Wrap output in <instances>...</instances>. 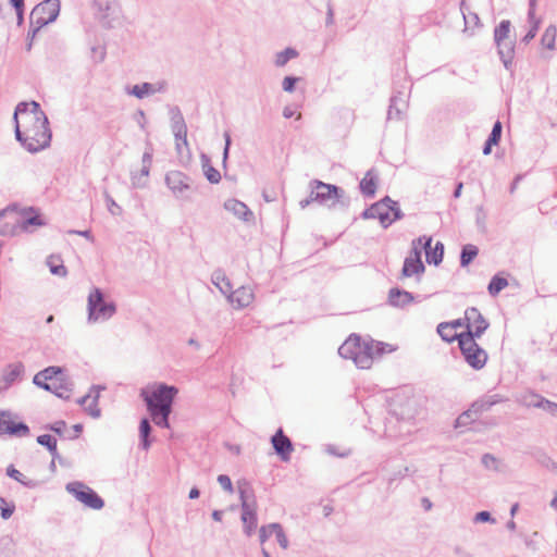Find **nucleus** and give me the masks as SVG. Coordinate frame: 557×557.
<instances>
[{"instance_id": "obj_49", "label": "nucleus", "mask_w": 557, "mask_h": 557, "mask_svg": "<svg viewBox=\"0 0 557 557\" xmlns=\"http://www.w3.org/2000/svg\"><path fill=\"white\" fill-rule=\"evenodd\" d=\"M175 149L180 159V162L184 165L188 164L191 161V152L189 145L187 147L181 145L178 141H175Z\"/></svg>"}, {"instance_id": "obj_16", "label": "nucleus", "mask_w": 557, "mask_h": 557, "mask_svg": "<svg viewBox=\"0 0 557 557\" xmlns=\"http://www.w3.org/2000/svg\"><path fill=\"white\" fill-rule=\"evenodd\" d=\"M165 184L176 197H184L191 188L190 177L181 171H170L165 175Z\"/></svg>"}, {"instance_id": "obj_27", "label": "nucleus", "mask_w": 557, "mask_h": 557, "mask_svg": "<svg viewBox=\"0 0 557 557\" xmlns=\"http://www.w3.org/2000/svg\"><path fill=\"white\" fill-rule=\"evenodd\" d=\"M30 21V29L27 35L28 42L26 45V49L29 51L32 49L33 39L36 36V34L46 25L50 24L51 22L46 18V16L37 15L34 16V10L30 12L29 16Z\"/></svg>"}, {"instance_id": "obj_1", "label": "nucleus", "mask_w": 557, "mask_h": 557, "mask_svg": "<svg viewBox=\"0 0 557 557\" xmlns=\"http://www.w3.org/2000/svg\"><path fill=\"white\" fill-rule=\"evenodd\" d=\"M15 139L30 153L39 152L51 144L49 120L37 101L17 103L13 114Z\"/></svg>"}, {"instance_id": "obj_46", "label": "nucleus", "mask_w": 557, "mask_h": 557, "mask_svg": "<svg viewBox=\"0 0 557 557\" xmlns=\"http://www.w3.org/2000/svg\"><path fill=\"white\" fill-rule=\"evenodd\" d=\"M369 344H372V350H371V363L373 362V358L374 357H381L383 356L384 354L386 352H391L393 351L394 349L392 348V346L387 343H383V342H375V341H371V342H368Z\"/></svg>"}, {"instance_id": "obj_30", "label": "nucleus", "mask_w": 557, "mask_h": 557, "mask_svg": "<svg viewBox=\"0 0 557 557\" xmlns=\"http://www.w3.org/2000/svg\"><path fill=\"white\" fill-rule=\"evenodd\" d=\"M212 283L220 289L223 295L231 293L233 285L228 277H226L223 270L218 269L212 274Z\"/></svg>"}, {"instance_id": "obj_7", "label": "nucleus", "mask_w": 557, "mask_h": 557, "mask_svg": "<svg viewBox=\"0 0 557 557\" xmlns=\"http://www.w3.org/2000/svg\"><path fill=\"white\" fill-rule=\"evenodd\" d=\"M459 349L465 361L474 370H481L485 367L488 355L487 352L476 343V337L472 335L466 336V338L459 345Z\"/></svg>"}, {"instance_id": "obj_10", "label": "nucleus", "mask_w": 557, "mask_h": 557, "mask_svg": "<svg viewBox=\"0 0 557 557\" xmlns=\"http://www.w3.org/2000/svg\"><path fill=\"white\" fill-rule=\"evenodd\" d=\"M16 220L20 232L32 233L33 227L45 226L47 222L44 220L39 210L35 207L18 206Z\"/></svg>"}, {"instance_id": "obj_20", "label": "nucleus", "mask_w": 557, "mask_h": 557, "mask_svg": "<svg viewBox=\"0 0 557 557\" xmlns=\"http://www.w3.org/2000/svg\"><path fill=\"white\" fill-rule=\"evenodd\" d=\"M414 301L412 293L401 289L399 287H393L388 290L387 304L395 308H405Z\"/></svg>"}, {"instance_id": "obj_21", "label": "nucleus", "mask_w": 557, "mask_h": 557, "mask_svg": "<svg viewBox=\"0 0 557 557\" xmlns=\"http://www.w3.org/2000/svg\"><path fill=\"white\" fill-rule=\"evenodd\" d=\"M60 13V0H45L34 8V16L42 15L53 23Z\"/></svg>"}, {"instance_id": "obj_45", "label": "nucleus", "mask_w": 557, "mask_h": 557, "mask_svg": "<svg viewBox=\"0 0 557 557\" xmlns=\"http://www.w3.org/2000/svg\"><path fill=\"white\" fill-rule=\"evenodd\" d=\"M530 24V29L528 33L521 38V42L524 45L530 44L536 36L539 28L541 26L542 20L541 17L534 16L533 20H528Z\"/></svg>"}, {"instance_id": "obj_31", "label": "nucleus", "mask_w": 557, "mask_h": 557, "mask_svg": "<svg viewBox=\"0 0 557 557\" xmlns=\"http://www.w3.org/2000/svg\"><path fill=\"white\" fill-rule=\"evenodd\" d=\"M169 84L165 79L158 81L157 83H141V99L150 97L156 92H165Z\"/></svg>"}, {"instance_id": "obj_38", "label": "nucleus", "mask_w": 557, "mask_h": 557, "mask_svg": "<svg viewBox=\"0 0 557 557\" xmlns=\"http://www.w3.org/2000/svg\"><path fill=\"white\" fill-rule=\"evenodd\" d=\"M556 36H557V27L553 24L546 27L544 30L542 37H541V45L549 50L555 49V42H556Z\"/></svg>"}, {"instance_id": "obj_5", "label": "nucleus", "mask_w": 557, "mask_h": 557, "mask_svg": "<svg viewBox=\"0 0 557 557\" xmlns=\"http://www.w3.org/2000/svg\"><path fill=\"white\" fill-rule=\"evenodd\" d=\"M371 350L372 344L354 333L339 346L338 355L344 359H351L359 369H370Z\"/></svg>"}, {"instance_id": "obj_6", "label": "nucleus", "mask_w": 557, "mask_h": 557, "mask_svg": "<svg viewBox=\"0 0 557 557\" xmlns=\"http://www.w3.org/2000/svg\"><path fill=\"white\" fill-rule=\"evenodd\" d=\"M88 322L107 321L116 312V306L113 301L104 299L103 292L95 287L88 296Z\"/></svg>"}, {"instance_id": "obj_24", "label": "nucleus", "mask_w": 557, "mask_h": 557, "mask_svg": "<svg viewBox=\"0 0 557 557\" xmlns=\"http://www.w3.org/2000/svg\"><path fill=\"white\" fill-rule=\"evenodd\" d=\"M360 218L363 220L379 219L383 228H387L392 224L389 214L386 210L383 211L377 202H374L370 207L366 208L361 212Z\"/></svg>"}, {"instance_id": "obj_56", "label": "nucleus", "mask_w": 557, "mask_h": 557, "mask_svg": "<svg viewBox=\"0 0 557 557\" xmlns=\"http://www.w3.org/2000/svg\"><path fill=\"white\" fill-rule=\"evenodd\" d=\"M473 521L476 523H485V522L494 523L495 519L492 517L490 511L482 510V511H479L475 513Z\"/></svg>"}, {"instance_id": "obj_55", "label": "nucleus", "mask_w": 557, "mask_h": 557, "mask_svg": "<svg viewBox=\"0 0 557 557\" xmlns=\"http://www.w3.org/2000/svg\"><path fill=\"white\" fill-rule=\"evenodd\" d=\"M540 408L549 412L552 416L557 417V403L550 401L547 398L543 397L540 400Z\"/></svg>"}, {"instance_id": "obj_35", "label": "nucleus", "mask_w": 557, "mask_h": 557, "mask_svg": "<svg viewBox=\"0 0 557 557\" xmlns=\"http://www.w3.org/2000/svg\"><path fill=\"white\" fill-rule=\"evenodd\" d=\"M507 286L508 280L500 274H495L487 285V292L492 297H495Z\"/></svg>"}, {"instance_id": "obj_54", "label": "nucleus", "mask_w": 557, "mask_h": 557, "mask_svg": "<svg viewBox=\"0 0 557 557\" xmlns=\"http://www.w3.org/2000/svg\"><path fill=\"white\" fill-rule=\"evenodd\" d=\"M441 325H442L441 330H443V329L456 330V329L463 327V326L466 327V330H468L469 322H468V320H465V317H463V318L453 320L450 322H441Z\"/></svg>"}, {"instance_id": "obj_9", "label": "nucleus", "mask_w": 557, "mask_h": 557, "mask_svg": "<svg viewBox=\"0 0 557 557\" xmlns=\"http://www.w3.org/2000/svg\"><path fill=\"white\" fill-rule=\"evenodd\" d=\"M65 490L88 508L99 510L104 506L103 499L83 482H70Z\"/></svg>"}, {"instance_id": "obj_48", "label": "nucleus", "mask_w": 557, "mask_h": 557, "mask_svg": "<svg viewBox=\"0 0 557 557\" xmlns=\"http://www.w3.org/2000/svg\"><path fill=\"white\" fill-rule=\"evenodd\" d=\"M63 369L61 367L50 366L37 373V379L42 377L44 381H51L59 374H62Z\"/></svg>"}, {"instance_id": "obj_13", "label": "nucleus", "mask_w": 557, "mask_h": 557, "mask_svg": "<svg viewBox=\"0 0 557 557\" xmlns=\"http://www.w3.org/2000/svg\"><path fill=\"white\" fill-rule=\"evenodd\" d=\"M11 412L0 410V435L24 437L29 435V426L24 422H15L10 419Z\"/></svg>"}, {"instance_id": "obj_36", "label": "nucleus", "mask_w": 557, "mask_h": 557, "mask_svg": "<svg viewBox=\"0 0 557 557\" xmlns=\"http://www.w3.org/2000/svg\"><path fill=\"white\" fill-rule=\"evenodd\" d=\"M47 265L53 275L66 276L67 270L63 265V261L59 256L51 255L47 258Z\"/></svg>"}, {"instance_id": "obj_4", "label": "nucleus", "mask_w": 557, "mask_h": 557, "mask_svg": "<svg viewBox=\"0 0 557 557\" xmlns=\"http://www.w3.org/2000/svg\"><path fill=\"white\" fill-rule=\"evenodd\" d=\"M309 188L312 189L314 201L321 206L335 208L338 205L342 209L350 206V197L337 185L313 178L309 182Z\"/></svg>"}, {"instance_id": "obj_29", "label": "nucleus", "mask_w": 557, "mask_h": 557, "mask_svg": "<svg viewBox=\"0 0 557 557\" xmlns=\"http://www.w3.org/2000/svg\"><path fill=\"white\" fill-rule=\"evenodd\" d=\"M24 364L16 362L8 366V369L3 373V381L5 386L12 385L17 379L24 374Z\"/></svg>"}, {"instance_id": "obj_63", "label": "nucleus", "mask_w": 557, "mask_h": 557, "mask_svg": "<svg viewBox=\"0 0 557 557\" xmlns=\"http://www.w3.org/2000/svg\"><path fill=\"white\" fill-rule=\"evenodd\" d=\"M106 202L108 206L109 211L116 215L121 213V207L114 201V199L106 193Z\"/></svg>"}, {"instance_id": "obj_3", "label": "nucleus", "mask_w": 557, "mask_h": 557, "mask_svg": "<svg viewBox=\"0 0 557 557\" xmlns=\"http://www.w3.org/2000/svg\"><path fill=\"white\" fill-rule=\"evenodd\" d=\"M237 487L242 508L240 520L243 531L246 536L250 537L258 527V505L255 491L250 483L244 479L237 482Z\"/></svg>"}, {"instance_id": "obj_40", "label": "nucleus", "mask_w": 557, "mask_h": 557, "mask_svg": "<svg viewBox=\"0 0 557 557\" xmlns=\"http://www.w3.org/2000/svg\"><path fill=\"white\" fill-rule=\"evenodd\" d=\"M171 128L175 138L181 145L187 147V125L185 121L172 123Z\"/></svg>"}, {"instance_id": "obj_22", "label": "nucleus", "mask_w": 557, "mask_h": 557, "mask_svg": "<svg viewBox=\"0 0 557 557\" xmlns=\"http://www.w3.org/2000/svg\"><path fill=\"white\" fill-rule=\"evenodd\" d=\"M224 208L225 210L233 212L235 216L244 222H250L255 219L253 212L248 208V206L237 199H227L224 202Z\"/></svg>"}, {"instance_id": "obj_62", "label": "nucleus", "mask_w": 557, "mask_h": 557, "mask_svg": "<svg viewBox=\"0 0 557 557\" xmlns=\"http://www.w3.org/2000/svg\"><path fill=\"white\" fill-rule=\"evenodd\" d=\"M151 419L149 418H141V435L143 438L147 436H152V426H151Z\"/></svg>"}, {"instance_id": "obj_2", "label": "nucleus", "mask_w": 557, "mask_h": 557, "mask_svg": "<svg viewBox=\"0 0 557 557\" xmlns=\"http://www.w3.org/2000/svg\"><path fill=\"white\" fill-rule=\"evenodd\" d=\"M178 388L166 383H156L151 387L141 388V398L146 404L151 421L161 429H170V416Z\"/></svg>"}, {"instance_id": "obj_41", "label": "nucleus", "mask_w": 557, "mask_h": 557, "mask_svg": "<svg viewBox=\"0 0 557 557\" xmlns=\"http://www.w3.org/2000/svg\"><path fill=\"white\" fill-rule=\"evenodd\" d=\"M268 528H270L271 532H274L278 545L283 549H286L289 545V542L282 524L278 522H272L268 524Z\"/></svg>"}, {"instance_id": "obj_15", "label": "nucleus", "mask_w": 557, "mask_h": 557, "mask_svg": "<svg viewBox=\"0 0 557 557\" xmlns=\"http://www.w3.org/2000/svg\"><path fill=\"white\" fill-rule=\"evenodd\" d=\"M414 243L422 244V248L425 252L426 262L429 264L440 265L444 258V244L436 242L435 246L432 247V236L422 235L414 239Z\"/></svg>"}, {"instance_id": "obj_52", "label": "nucleus", "mask_w": 557, "mask_h": 557, "mask_svg": "<svg viewBox=\"0 0 557 557\" xmlns=\"http://www.w3.org/2000/svg\"><path fill=\"white\" fill-rule=\"evenodd\" d=\"M503 134V125L500 121H496L492 127V131L487 137V140L494 143L496 146L499 144Z\"/></svg>"}, {"instance_id": "obj_8", "label": "nucleus", "mask_w": 557, "mask_h": 557, "mask_svg": "<svg viewBox=\"0 0 557 557\" xmlns=\"http://www.w3.org/2000/svg\"><path fill=\"white\" fill-rule=\"evenodd\" d=\"M96 18L104 28H113L120 23L121 10L114 0H94Z\"/></svg>"}, {"instance_id": "obj_44", "label": "nucleus", "mask_w": 557, "mask_h": 557, "mask_svg": "<svg viewBox=\"0 0 557 557\" xmlns=\"http://www.w3.org/2000/svg\"><path fill=\"white\" fill-rule=\"evenodd\" d=\"M298 51L295 48L287 47L283 51L276 53L275 65L284 66L289 60L298 57Z\"/></svg>"}, {"instance_id": "obj_37", "label": "nucleus", "mask_w": 557, "mask_h": 557, "mask_svg": "<svg viewBox=\"0 0 557 557\" xmlns=\"http://www.w3.org/2000/svg\"><path fill=\"white\" fill-rule=\"evenodd\" d=\"M441 323L437 325L436 327V331L438 333V335L441 336V338L446 342V343H453L455 341L458 342V346L461 344V342L466 338V334H465V331L461 332V333H456L454 332V330L451 329H443L441 330Z\"/></svg>"}, {"instance_id": "obj_53", "label": "nucleus", "mask_w": 557, "mask_h": 557, "mask_svg": "<svg viewBox=\"0 0 557 557\" xmlns=\"http://www.w3.org/2000/svg\"><path fill=\"white\" fill-rule=\"evenodd\" d=\"M300 81V77L288 75L285 76L282 82V88L286 92H294L296 89V84Z\"/></svg>"}, {"instance_id": "obj_32", "label": "nucleus", "mask_w": 557, "mask_h": 557, "mask_svg": "<svg viewBox=\"0 0 557 557\" xmlns=\"http://www.w3.org/2000/svg\"><path fill=\"white\" fill-rule=\"evenodd\" d=\"M37 443L41 446H45L50 453L53 460L59 459L61 461V456L58 451L57 440L50 434H41L37 436Z\"/></svg>"}, {"instance_id": "obj_17", "label": "nucleus", "mask_w": 557, "mask_h": 557, "mask_svg": "<svg viewBox=\"0 0 557 557\" xmlns=\"http://www.w3.org/2000/svg\"><path fill=\"white\" fill-rule=\"evenodd\" d=\"M104 388L106 387L101 385H92L88 394L77 399V404L81 406H85V404L89 401L85 407V411L95 419L101 416V410L98 407V400L100 397V391Z\"/></svg>"}, {"instance_id": "obj_12", "label": "nucleus", "mask_w": 557, "mask_h": 557, "mask_svg": "<svg viewBox=\"0 0 557 557\" xmlns=\"http://www.w3.org/2000/svg\"><path fill=\"white\" fill-rule=\"evenodd\" d=\"M18 205L11 203L7 208L0 210V235L15 236L18 234V225L16 220Z\"/></svg>"}, {"instance_id": "obj_64", "label": "nucleus", "mask_w": 557, "mask_h": 557, "mask_svg": "<svg viewBox=\"0 0 557 557\" xmlns=\"http://www.w3.org/2000/svg\"><path fill=\"white\" fill-rule=\"evenodd\" d=\"M171 124L185 121L181 109L177 106L170 108Z\"/></svg>"}, {"instance_id": "obj_14", "label": "nucleus", "mask_w": 557, "mask_h": 557, "mask_svg": "<svg viewBox=\"0 0 557 557\" xmlns=\"http://www.w3.org/2000/svg\"><path fill=\"white\" fill-rule=\"evenodd\" d=\"M271 444L274 453L280 457L283 462L290 460V455L294 451V444L292 440L284 433L282 428L271 436Z\"/></svg>"}, {"instance_id": "obj_26", "label": "nucleus", "mask_w": 557, "mask_h": 557, "mask_svg": "<svg viewBox=\"0 0 557 557\" xmlns=\"http://www.w3.org/2000/svg\"><path fill=\"white\" fill-rule=\"evenodd\" d=\"M506 399L499 394L485 395L471 404L474 413H482L490 410L494 405L505 401Z\"/></svg>"}, {"instance_id": "obj_50", "label": "nucleus", "mask_w": 557, "mask_h": 557, "mask_svg": "<svg viewBox=\"0 0 557 557\" xmlns=\"http://www.w3.org/2000/svg\"><path fill=\"white\" fill-rule=\"evenodd\" d=\"M474 413V410L470 407L468 410L463 411L461 414L458 416V418L455 420V429L468 426L470 423L473 422L472 414Z\"/></svg>"}, {"instance_id": "obj_58", "label": "nucleus", "mask_w": 557, "mask_h": 557, "mask_svg": "<svg viewBox=\"0 0 557 557\" xmlns=\"http://www.w3.org/2000/svg\"><path fill=\"white\" fill-rule=\"evenodd\" d=\"M396 102H397V97H395V96L391 97V99H389V107H388V111H387V119L388 120L393 119L394 114H395L396 119H400L401 112L396 107Z\"/></svg>"}, {"instance_id": "obj_60", "label": "nucleus", "mask_w": 557, "mask_h": 557, "mask_svg": "<svg viewBox=\"0 0 557 557\" xmlns=\"http://www.w3.org/2000/svg\"><path fill=\"white\" fill-rule=\"evenodd\" d=\"M91 57L95 60V62L99 63L104 60L106 57V50L101 46H92L91 47Z\"/></svg>"}, {"instance_id": "obj_61", "label": "nucleus", "mask_w": 557, "mask_h": 557, "mask_svg": "<svg viewBox=\"0 0 557 557\" xmlns=\"http://www.w3.org/2000/svg\"><path fill=\"white\" fill-rule=\"evenodd\" d=\"M65 428H66V423L63 420H59V421H55L54 423L46 425L47 430H50L60 436L63 434Z\"/></svg>"}, {"instance_id": "obj_39", "label": "nucleus", "mask_w": 557, "mask_h": 557, "mask_svg": "<svg viewBox=\"0 0 557 557\" xmlns=\"http://www.w3.org/2000/svg\"><path fill=\"white\" fill-rule=\"evenodd\" d=\"M72 384L67 381L61 380L59 383H51V389L49 392L53 393L57 397L62 399L70 398V392L72 391Z\"/></svg>"}, {"instance_id": "obj_28", "label": "nucleus", "mask_w": 557, "mask_h": 557, "mask_svg": "<svg viewBox=\"0 0 557 557\" xmlns=\"http://www.w3.org/2000/svg\"><path fill=\"white\" fill-rule=\"evenodd\" d=\"M200 160L206 178L211 184H218L221 181V174L215 168L211 165L210 157L202 152L200 154Z\"/></svg>"}, {"instance_id": "obj_19", "label": "nucleus", "mask_w": 557, "mask_h": 557, "mask_svg": "<svg viewBox=\"0 0 557 557\" xmlns=\"http://www.w3.org/2000/svg\"><path fill=\"white\" fill-rule=\"evenodd\" d=\"M379 185V173L372 168L367 171L364 177L359 183L360 193L366 198H373L376 194Z\"/></svg>"}, {"instance_id": "obj_47", "label": "nucleus", "mask_w": 557, "mask_h": 557, "mask_svg": "<svg viewBox=\"0 0 557 557\" xmlns=\"http://www.w3.org/2000/svg\"><path fill=\"white\" fill-rule=\"evenodd\" d=\"M460 11L463 15L466 25L473 23L475 26H481L480 17L476 13L470 12L466 0L460 1Z\"/></svg>"}, {"instance_id": "obj_43", "label": "nucleus", "mask_w": 557, "mask_h": 557, "mask_svg": "<svg viewBox=\"0 0 557 557\" xmlns=\"http://www.w3.org/2000/svg\"><path fill=\"white\" fill-rule=\"evenodd\" d=\"M541 399H543L542 395L536 394L532 391H529V392L521 394V396L518 398V401L525 407L540 408L539 403Z\"/></svg>"}, {"instance_id": "obj_34", "label": "nucleus", "mask_w": 557, "mask_h": 557, "mask_svg": "<svg viewBox=\"0 0 557 557\" xmlns=\"http://www.w3.org/2000/svg\"><path fill=\"white\" fill-rule=\"evenodd\" d=\"M511 29V22L509 20H503L494 29V42L499 46L508 38Z\"/></svg>"}, {"instance_id": "obj_59", "label": "nucleus", "mask_w": 557, "mask_h": 557, "mask_svg": "<svg viewBox=\"0 0 557 557\" xmlns=\"http://www.w3.org/2000/svg\"><path fill=\"white\" fill-rule=\"evenodd\" d=\"M224 140H225V145H224V148H223V159H222V163H223V166L225 168L226 166V162H227V159H228V154H230V149H231V145H232V139H231V135H230V132H224Z\"/></svg>"}, {"instance_id": "obj_25", "label": "nucleus", "mask_w": 557, "mask_h": 557, "mask_svg": "<svg viewBox=\"0 0 557 557\" xmlns=\"http://www.w3.org/2000/svg\"><path fill=\"white\" fill-rule=\"evenodd\" d=\"M515 48H516V41L510 42H503L499 46H497V53L499 55L500 61L504 64V67L509 71L510 73H513V58H515Z\"/></svg>"}, {"instance_id": "obj_18", "label": "nucleus", "mask_w": 557, "mask_h": 557, "mask_svg": "<svg viewBox=\"0 0 557 557\" xmlns=\"http://www.w3.org/2000/svg\"><path fill=\"white\" fill-rule=\"evenodd\" d=\"M425 272V265L421 259V252L414 251V257H407L404 260L401 269V277H411L412 275H421Z\"/></svg>"}, {"instance_id": "obj_11", "label": "nucleus", "mask_w": 557, "mask_h": 557, "mask_svg": "<svg viewBox=\"0 0 557 557\" xmlns=\"http://www.w3.org/2000/svg\"><path fill=\"white\" fill-rule=\"evenodd\" d=\"M465 320H468V330H465L467 336L480 338L490 326V322L483 317L476 307H469L465 311Z\"/></svg>"}, {"instance_id": "obj_51", "label": "nucleus", "mask_w": 557, "mask_h": 557, "mask_svg": "<svg viewBox=\"0 0 557 557\" xmlns=\"http://www.w3.org/2000/svg\"><path fill=\"white\" fill-rule=\"evenodd\" d=\"M535 457L537 462L541 463L543 467L557 472V462L554 461L547 454L543 451H537Z\"/></svg>"}, {"instance_id": "obj_42", "label": "nucleus", "mask_w": 557, "mask_h": 557, "mask_svg": "<svg viewBox=\"0 0 557 557\" xmlns=\"http://www.w3.org/2000/svg\"><path fill=\"white\" fill-rule=\"evenodd\" d=\"M7 475L10 476L11 479L17 481L18 483H21L22 485H24L26 487L33 488L36 486L35 481L27 480L26 476L22 472H20L17 469H15L13 465H10L7 468Z\"/></svg>"}, {"instance_id": "obj_33", "label": "nucleus", "mask_w": 557, "mask_h": 557, "mask_svg": "<svg viewBox=\"0 0 557 557\" xmlns=\"http://www.w3.org/2000/svg\"><path fill=\"white\" fill-rule=\"evenodd\" d=\"M479 255V248L475 245L467 244L462 246L460 251V267L466 268L472 263V261Z\"/></svg>"}, {"instance_id": "obj_23", "label": "nucleus", "mask_w": 557, "mask_h": 557, "mask_svg": "<svg viewBox=\"0 0 557 557\" xmlns=\"http://www.w3.org/2000/svg\"><path fill=\"white\" fill-rule=\"evenodd\" d=\"M226 296L233 305H236L237 308L248 307L253 299V293L251 288L245 286H240L235 290L232 288L231 293H228Z\"/></svg>"}, {"instance_id": "obj_57", "label": "nucleus", "mask_w": 557, "mask_h": 557, "mask_svg": "<svg viewBox=\"0 0 557 557\" xmlns=\"http://www.w3.org/2000/svg\"><path fill=\"white\" fill-rule=\"evenodd\" d=\"M216 480L224 491L228 493L234 492L232 480L227 474H220Z\"/></svg>"}]
</instances>
